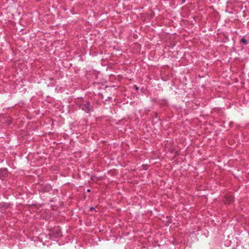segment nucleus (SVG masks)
<instances>
[{"label": "nucleus", "mask_w": 249, "mask_h": 249, "mask_svg": "<svg viewBox=\"0 0 249 249\" xmlns=\"http://www.w3.org/2000/svg\"><path fill=\"white\" fill-rule=\"evenodd\" d=\"M80 107L86 113H89L92 111V108L88 101H84L80 105Z\"/></svg>", "instance_id": "obj_2"}, {"label": "nucleus", "mask_w": 249, "mask_h": 249, "mask_svg": "<svg viewBox=\"0 0 249 249\" xmlns=\"http://www.w3.org/2000/svg\"><path fill=\"white\" fill-rule=\"evenodd\" d=\"M93 209V207H91V208H90V211H92Z\"/></svg>", "instance_id": "obj_5"}, {"label": "nucleus", "mask_w": 249, "mask_h": 249, "mask_svg": "<svg viewBox=\"0 0 249 249\" xmlns=\"http://www.w3.org/2000/svg\"><path fill=\"white\" fill-rule=\"evenodd\" d=\"M241 42L245 45H247L248 44L247 40L244 37L241 38Z\"/></svg>", "instance_id": "obj_3"}, {"label": "nucleus", "mask_w": 249, "mask_h": 249, "mask_svg": "<svg viewBox=\"0 0 249 249\" xmlns=\"http://www.w3.org/2000/svg\"><path fill=\"white\" fill-rule=\"evenodd\" d=\"M227 201L229 203H231L233 201V198L231 196L228 197Z\"/></svg>", "instance_id": "obj_4"}, {"label": "nucleus", "mask_w": 249, "mask_h": 249, "mask_svg": "<svg viewBox=\"0 0 249 249\" xmlns=\"http://www.w3.org/2000/svg\"><path fill=\"white\" fill-rule=\"evenodd\" d=\"M49 236L50 238L52 240H57L61 236V232L60 231L59 228H55L52 232L49 233Z\"/></svg>", "instance_id": "obj_1"}, {"label": "nucleus", "mask_w": 249, "mask_h": 249, "mask_svg": "<svg viewBox=\"0 0 249 249\" xmlns=\"http://www.w3.org/2000/svg\"><path fill=\"white\" fill-rule=\"evenodd\" d=\"M87 191H88V192H90V190H89V189H88V190H87Z\"/></svg>", "instance_id": "obj_6"}]
</instances>
